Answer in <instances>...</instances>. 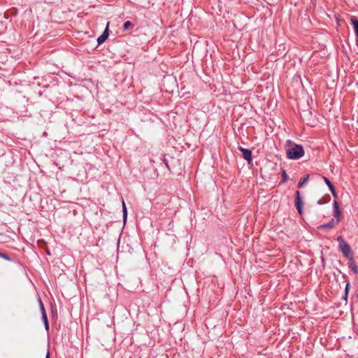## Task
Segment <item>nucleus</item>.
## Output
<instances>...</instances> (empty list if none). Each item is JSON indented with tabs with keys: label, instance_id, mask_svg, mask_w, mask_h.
<instances>
[{
	"label": "nucleus",
	"instance_id": "4be33fe9",
	"mask_svg": "<svg viewBox=\"0 0 358 358\" xmlns=\"http://www.w3.org/2000/svg\"><path fill=\"white\" fill-rule=\"evenodd\" d=\"M357 298H358V294H357Z\"/></svg>",
	"mask_w": 358,
	"mask_h": 358
},
{
	"label": "nucleus",
	"instance_id": "1a4fd4ad",
	"mask_svg": "<svg viewBox=\"0 0 358 358\" xmlns=\"http://www.w3.org/2000/svg\"><path fill=\"white\" fill-rule=\"evenodd\" d=\"M325 183L328 185L331 192L334 196H336L335 189L331 181L326 177H323Z\"/></svg>",
	"mask_w": 358,
	"mask_h": 358
},
{
	"label": "nucleus",
	"instance_id": "6ab92c4d",
	"mask_svg": "<svg viewBox=\"0 0 358 358\" xmlns=\"http://www.w3.org/2000/svg\"><path fill=\"white\" fill-rule=\"evenodd\" d=\"M295 195H296V198H301L299 191H296L295 193Z\"/></svg>",
	"mask_w": 358,
	"mask_h": 358
},
{
	"label": "nucleus",
	"instance_id": "4468645a",
	"mask_svg": "<svg viewBox=\"0 0 358 358\" xmlns=\"http://www.w3.org/2000/svg\"><path fill=\"white\" fill-rule=\"evenodd\" d=\"M42 318H43V320L44 322V324H45V327L46 330H48V329H49V324H48V320L47 315L44 314V317H43Z\"/></svg>",
	"mask_w": 358,
	"mask_h": 358
},
{
	"label": "nucleus",
	"instance_id": "412c9836",
	"mask_svg": "<svg viewBox=\"0 0 358 358\" xmlns=\"http://www.w3.org/2000/svg\"><path fill=\"white\" fill-rule=\"evenodd\" d=\"M45 358H50V353H49V352H48V353H47Z\"/></svg>",
	"mask_w": 358,
	"mask_h": 358
},
{
	"label": "nucleus",
	"instance_id": "f8f14e48",
	"mask_svg": "<svg viewBox=\"0 0 358 358\" xmlns=\"http://www.w3.org/2000/svg\"><path fill=\"white\" fill-rule=\"evenodd\" d=\"M134 27V24L130 21H126L123 24L124 30H128Z\"/></svg>",
	"mask_w": 358,
	"mask_h": 358
},
{
	"label": "nucleus",
	"instance_id": "20e7f679",
	"mask_svg": "<svg viewBox=\"0 0 358 358\" xmlns=\"http://www.w3.org/2000/svg\"><path fill=\"white\" fill-rule=\"evenodd\" d=\"M334 216L337 219V222L340 221L341 211L339 209L338 203L336 201L334 202Z\"/></svg>",
	"mask_w": 358,
	"mask_h": 358
},
{
	"label": "nucleus",
	"instance_id": "2eb2a0df",
	"mask_svg": "<svg viewBox=\"0 0 358 358\" xmlns=\"http://www.w3.org/2000/svg\"><path fill=\"white\" fill-rule=\"evenodd\" d=\"M337 241L338 242L339 245L341 244L344 243L345 242L344 238L342 236H341L337 238Z\"/></svg>",
	"mask_w": 358,
	"mask_h": 358
},
{
	"label": "nucleus",
	"instance_id": "7ed1b4c3",
	"mask_svg": "<svg viewBox=\"0 0 358 358\" xmlns=\"http://www.w3.org/2000/svg\"><path fill=\"white\" fill-rule=\"evenodd\" d=\"M339 248L345 257H348L351 253V249L349 245L345 242L339 245Z\"/></svg>",
	"mask_w": 358,
	"mask_h": 358
},
{
	"label": "nucleus",
	"instance_id": "f03ea898",
	"mask_svg": "<svg viewBox=\"0 0 358 358\" xmlns=\"http://www.w3.org/2000/svg\"><path fill=\"white\" fill-rule=\"evenodd\" d=\"M238 150L242 152L243 157L248 161V163H250L252 161V152L250 150L243 148L242 147H238Z\"/></svg>",
	"mask_w": 358,
	"mask_h": 358
},
{
	"label": "nucleus",
	"instance_id": "f257e3e1",
	"mask_svg": "<svg viewBox=\"0 0 358 358\" xmlns=\"http://www.w3.org/2000/svg\"><path fill=\"white\" fill-rule=\"evenodd\" d=\"M304 155V150L301 145L288 141L287 155L289 159H298Z\"/></svg>",
	"mask_w": 358,
	"mask_h": 358
},
{
	"label": "nucleus",
	"instance_id": "0eeeda50",
	"mask_svg": "<svg viewBox=\"0 0 358 358\" xmlns=\"http://www.w3.org/2000/svg\"><path fill=\"white\" fill-rule=\"evenodd\" d=\"M295 206L299 214L302 213L303 201L301 198H295Z\"/></svg>",
	"mask_w": 358,
	"mask_h": 358
},
{
	"label": "nucleus",
	"instance_id": "dca6fc26",
	"mask_svg": "<svg viewBox=\"0 0 358 358\" xmlns=\"http://www.w3.org/2000/svg\"><path fill=\"white\" fill-rule=\"evenodd\" d=\"M287 174L285 173V171H283L282 173V180L283 182H285L287 180Z\"/></svg>",
	"mask_w": 358,
	"mask_h": 358
},
{
	"label": "nucleus",
	"instance_id": "ddd939ff",
	"mask_svg": "<svg viewBox=\"0 0 358 358\" xmlns=\"http://www.w3.org/2000/svg\"><path fill=\"white\" fill-rule=\"evenodd\" d=\"M38 302H39L40 310H41V314H42V317H44V314H46L45 310V308H44V306L43 304L42 301L41 299H39Z\"/></svg>",
	"mask_w": 358,
	"mask_h": 358
},
{
	"label": "nucleus",
	"instance_id": "9d476101",
	"mask_svg": "<svg viewBox=\"0 0 358 358\" xmlns=\"http://www.w3.org/2000/svg\"><path fill=\"white\" fill-rule=\"evenodd\" d=\"M308 179H309V176L308 175L305 176L299 181V182L298 184V187L300 188L302 187L308 182Z\"/></svg>",
	"mask_w": 358,
	"mask_h": 358
},
{
	"label": "nucleus",
	"instance_id": "423d86ee",
	"mask_svg": "<svg viewBox=\"0 0 358 358\" xmlns=\"http://www.w3.org/2000/svg\"><path fill=\"white\" fill-rule=\"evenodd\" d=\"M335 224H336V222H335L334 220L331 219L329 223L320 225L318 227V229H332L333 227H334Z\"/></svg>",
	"mask_w": 358,
	"mask_h": 358
},
{
	"label": "nucleus",
	"instance_id": "6e6552de",
	"mask_svg": "<svg viewBox=\"0 0 358 358\" xmlns=\"http://www.w3.org/2000/svg\"><path fill=\"white\" fill-rule=\"evenodd\" d=\"M108 37V29H106L104 32L97 38L98 43L101 44L107 39Z\"/></svg>",
	"mask_w": 358,
	"mask_h": 358
},
{
	"label": "nucleus",
	"instance_id": "a211bd4d",
	"mask_svg": "<svg viewBox=\"0 0 358 358\" xmlns=\"http://www.w3.org/2000/svg\"><path fill=\"white\" fill-rule=\"evenodd\" d=\"M349 286H350V284L348 283L346 285V287H345V294L347 295L348 292V289H349Z\"/></svg>",
	"mask_w": 358,
	"mask_h": 358
},
{
	"label": "nucleus",
	"instance_id": "39448f33",
	"mask_svg": "<svg viewBox=\"0 0 358 358\" xmlns=\"http://www.w3.org/2000/svg\"><path fill=\"white\" fill-rule=\"evenodd\" d=\"M350 20L357 38V44L358 45V20L356 17H352Z\"/></svg>",
	"mask_w": 358,
	"mask_h": 358
},
{
	"label": "nucleus",
	"instance_id": "9b49d317",
	"mask_svg": "<svg viewBox=\"0 0 358 358\" xmlns=\"http://www.w3.org/2000/svg\"><path fill=\"white\" fill-rule=\"evenodd\" d=\"M122 211H123V221H124V223L126 222V220H127V208H126V206H125V203H124V201H122Z\"/></svg>",
	"mask_w": 358,
	"mask_h": 358
},
{
	"label": "nucleus",
	"instance_id": "f3484780",
	"mask_svg": "<svg viewBox=\"0 0 358 358\" xmlns=\"http://www.w3.org/2000/svg\"><path fill=\"white\" fill-rule=\"evenodd\" d=\"M352 269L354 273H358V268H357V267L356 266H353Z\"/></svg>",
	"mask_w": 358,
	"mask_h": 358
},
{
	"label": "nucleus",
	"instance_id": "aec40b11",
	"mask_svg": "<svg viewBox=\"0 0 358 358\" xmlns=\"http://www.w3.org/2000/svg\"><path fill=\"white\" fill-rule=\"evenodd\" d=\"M0 257L7 259L6 255L3 253H0Z\"/></svg>",
	"mask_w": 358,
	"mask_h": 358
}]
</instances>
